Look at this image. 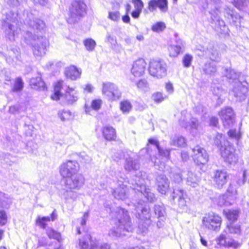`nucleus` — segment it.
<instances>
[{
	"mask_svg": "<svg viewBox=\"0 0 249 249\" xmlns=\"http://www.w3.org/2000/svg\"><path fill=\"white\" fill-rule=\"evenodd\" d=\"M219 115L225 128L232 127L235 122V114L233 110L230 107H225L221 109Z\"/></svg>",
	"mask_w": 249,
	"mask_h": 249,
	"instance_id": "f3484780",
	"label": "nucleus"
},
{
	"mask_svg": "<svg viewBox=\"0 0 249 249\" xmlns=\"http://www.w3.org/2000/svg\"><path fill=\"white\" fill-rule=\"evenodd\" d=\"M65 73L67 78L72 80H75L80 77L81 71L76 67L71 66L66 69Z\"/></svg>",
	"mask_w": 249,
	"mask_h": 249,
	"instance_id": "c756f323",
	"label": "nucleus"
},
{
	"mask_svg": "<svg viewBox=\"0 0 249 249\" xmlns=\"http://www.w3.org/2000/svg\"><path fill=\"white\" fill-rule=\"evenodd\" d=\"M135 207L136 217L141 219L143 223H140L138 227L139 232L144 235L148 231V225L150 223L151 215L150 214V208L149 206L142 200H139L133 203Z\"/></svg>",
	"mask_w": 249,
	"mask_h": 249,
	"instance_id": "0eeeda50",
	"label": "nucleus"
},
{
	"mask_svg": "<svg viewBox=\"0 0 249 249\" xmlns=\"http://www.w3.org/2000/svg\"><path fill=\"white\" fill-rule=\"evenodd\" d=\"M192 157L195 163L198 166L204 165L209 161V156L205 149L199 145L192 149Z\"/></svg>",
	"mask_w": 249,
	"mask_h": 249,
	"instance_id": "2eb2a0df",
	"label": "nucleus"
},
{
	"mask_svg": "<svg viewBox=\"0 0 249 249\" xmlns=\"http://www.w3.org/2000/svg\"><path fill=\"white\" fill-rule=\"evenodd\" d=\"M24 83L21 77H18L16 79L15 83L12 90L14 92L19 91L23 88Z\"/></svg>",
	"mask_w": 249,
	"mask_h": 249,
	"instance_id": "a18cd8bd",
	"label": "nucleus"
},
{
	"mask_svg": "<svg viewBox=\"0 0 249 249\" xmlns=\"http://www.w3.org/2000/svg\"><path fill=\"white\" fill-rule=\"evenodd\" d=\"M170 144L178 147H184L186 144L185 138L179 135H175L171 138Z\"/></svg>",
	"mask_w": 249,
	"mask_h": 249,
	"instance_id": "c9c22d12",
	"label": "nucleus"
},
{
	"mask_svg": "<svg viewBox=\"0 0 249 249\" xmlns=\"http://www.w3.org/2000/svg\"><path fill=\"white\" fill-rule=\"evenodd\" d=\"M107 212L110 213L112 227L108 232L111 239L115 240L132 232L134 228L127 210L121 207L112 208L108 202L104 203Z\"/></svg>",
	"mask_w": 249,
	"mask_h": 249,
	"instance_id": "f03ea898",
	"label": "nucleus"
},
{
	"mask_svg": "<svg viewBox=\"0 0 249 249\" xmlns=\"http://www.w3.org/2000/svg\"><path fill=\"white\" fill-rule=\"evenodd\" d=\"M158 186V191L162 195L166 193L169 188V181L167 177L163 174H159L156 178Z\"/></svg>",
	"mask_w": 249,
	"mask_h": 249,
	"instance_id": "b1692460",
	"label": "nucleus"
},
{
	"mask_svg": "<svg viewBox=\"0 0 249 249\" xmlns=\"http://www.w3.org/2000/svg\"><path fill=\"white\" fill-rule=\"evenodd\" d=\"M7 222V215L3 211H0V225H4Z\"/></svg>",
	"mask_w": 249,
	"mask_h": 249,
	"instance_id": "69168bd1",
	"label": "nucleus"
},
{
	"mask_svg": "<svg viewBox=\"0 0 249 249\" xmlns=\"http://www.w3.org/2000/svg\"><path fill=\"white\" fill-rule=\"evenodd\" d=\"M12 203L11 199L8 197V195L0 192V206L7 209Z\"/></svg>",
	"mask_w": 249,
	"mask_h": 249,
	"instance_id": "ea45409f",
	"label": "nucleus"
},
{
	"mask_svg": "<svg viewBox=\"0 0 249 249\" xmlns=\"http://www.w3.org/2000/svg\"><path fill=\"white\" fill-rule=\"evenodd\" d=\"M234 199L227 194H223L218 196L217 203L220 206H229L234 202Z\"/></svg>",
	"mask_w": 249,
	"mask_h": 249,
	"instance_id": "f704fd0d",
	"label": "nucleus"
},
{
	"mask_svg": "<svg viewBox=\"0 0 249 249\" xmlns=\"http://www.w3.org/2000/svg\"><path fill=\"white\" fill-rule=\"evenodd\" d=\"M105 42L109 43L112 48H115L117 45L116 36L109 32H107Z\"/></svg>",
	"mask_w": 249,
	"mask_h": 249,
	"instance_id": "09e8293b",
	"label": "nucleus"
},
{
	"mask_svg": "<svg viewBox=\"0 0 249 249\" xmlns=\"http://www.w3.org/2000/svg\"><path fill=\"white\" fill-rule=\"evenodd\" d=\"M166 97L165 95L164 96L163 94L160 92L154 93L152 95L153 99L157 103L161 102Z\"/></svg>",
	"mask_w": 249,
	"mask_h": 249,
	"instance_id": "bf43d9fd",
	"label": "nucleus"
},
{
	"mask_svg": "<svg viewBox=\"0 0 249 249\" xmlns=\"http://www.w3.org/2000/svg\"><path fill=\"white\" fill-rule=\"evenodd\" d=\"M211 14V20L210 23L211 26L217 33L221 34H226L228 33L229 29L226 25L224 20L220 18L217 13L215 11L210 12Z\"/></svg>",
	"mask_w": 249,
	"mask_h": 249,
	"instance_id": "dca6fc26",
	"label": "nucleus"
},
{
	"mask_svg": "<svg viewBox=\"0 0 249 249\" xmlns=\"http://www.w3.org/2000/svg\"><path fill=\"white\" fill-rule=\"evenodd\" d=\"M138 88L141 90L146 91L148 89V84L146 80L141 79L137 83Z\"/></svg>",
	"mask_w": 249,
	"mask_h": 249,
	"instance_id": "13d9d810",
	"label": "nucleus"
},
{
	"mask_svg": "<svg viewBox=\"0 0 249 249\" xmlns=\"http://www.w3.org/2000/svg\"><path fill=\"white\" fill-rule=\"evenodd\" d=\"M51 219L49 216H38L36 219V224L41 229H45L47 226V223L50 221Z\"/></svg>",
	"mask_w": 249,
	"mask_h": 249,
	"instance_id": "79ce46f5",
	"label": "nucleus"
},
{
	"mask_svg": "<svg viewBox=\"0 0 249 249\" xmlns=\"http://www.w3.org/2000/svg\"><path fill=\"white\" fill-rule=\"evenodd\" d=\"M227 228L229 232L231 234H239L241 232L240 226L239 225L230 223L227 225Z\"/></svg>",
	"mask_w": 249,
	"mask_h": 249,
	"instance_id": "8fccbe9b",
	"label": "nucleus"
},
{
	"mask_svg": "<svg viewBox=\"0 0 249 249\" xmlns=\"http://www.w3.org/2000/svg\"><path fill=\"white\" fill-rule=\"evenodd\" d=\"M79 168V163L76 160H68L63 162L59 166L62 180L78 173Z\"/></svg>",
	"mask_w": 249,
	"mask_h": 249,
	"instance_id": "9b49d317",
	"label": "nucleus"
},
{
	"mask_svg": "<svg viewBox=\"0 0 249 249\" xmlns=\"http://www.w3.org/2000/svg\"><path fill=\"white\" fill-rule=\"evenodd\" d=\"M102 131L104 138L107 141H112L116 138V131L112 126H105L102 128Z\"/></svg>",
	"mask_w": 249,
	"mask_h": 249,
	"instance_id": "7c9ffc66",
	"label": "nucleus"
},
{
	"mask_svg": "<svg viewBox=\"0 0 249 249\" xmlns=\"http://www.w3.org/2000/svg\"><path fill=\"white\" fill-rule=\"evenodd\" d=\"M183 172H182L180 169L176 167L172 169L171 172V178L173 181L176 183H179L181 181L182 178V175Z\"/></svg>",
	"mask_w": 249,
	"mask_h": 249,
	"instance_id": "58836bf2",
	"label": "nucleus"
},
{
	"mask_svg": "<svg viewBox=\"0 0 249 249\" xmlns=\"http://www.w3.org/2000/svg\"><path fill=\"white\" fill-rule=\"evenodd\" d=\"M172 197L173 200L177 199L178 206L183 210H187V201L186 195L182 190H174Z\"/></svg>",
	"mask_w": 249,
	"mask_h": 249,
	"instance_id": "393cba45",
	"label": "nucleus"
},
{
	"mask_svg": "<svg viewBox=\"0 0 249 249\" xmlns=\"http://www.w3.org/2000/svg\"><path fill=\"white\" fill-rule=\"evenodd\" d=\"M83 43L86 49L89 51H93L96 46L95 41L92 38H87L84 40Z\"/></svg>",
	"mask_w": 249,
	"mask_h": 249,
	"instance_id": "de8ad7c7",
	"label": "nucleus"
},
{
	"mask_svg": "<svg viewBox=\"0 0 249 249\" xmlns=\"http://www.w3.org/2000/svg\"><path fill=\"white\" fill-rule=\"evenodd\" d=\"M66 188L70 190H79L84 184L85 178L81 174L77 173L74 176L62 180Z\"/></svg>",
	"mask_w": 249,
	"mask_h": 249,
	"instance_id": "a211bd4d",
	"label": "nucleus"
},
{
	"mask_svg": "<svg viewBox=\"0 0 249 249\" xmlns=\"http://www.w3.org/2000/svg\"><path fill=\"white\" fill-rule=\"evenodd\" d=\"M108 17L113 21H117L120 18V13L118 11L109 12Z\"/></svg>",
	"mask_w": 249,
	"mask_h": 249,
	"instance_id": "e2e57ef3",
	"label": "nucleus"
},
{
	"mask_svg": "<svg viewBox=\"0 0 249 249\" xmlns=\"http://www.w3.org/2000/svg\"><path fill=\"white\" fill-rule=\"evenodd\" d=\"M228 135L229 138L238 141L241 136L240 128L238 130L236 129H230L228 132Z\"/></svg>",
	"mask_w": 249,
	"mask_h": 249,
	"instance_id": "3c124183",
	"label": "nucleus"
},
{
	"mask_svg": "<svg viewBox=\"0 0 249 249\" xmlns=\"http://www.w3.org/2000/svg\"><path fill=\"white\" fill-rule=\"evenodd\" d=\"M216 242L217 244L220 246L226 247H232L233 248H238L240 244L234 240H231L230 241H226V234L222 233L217 238Z\"/></svg>",
	"mask_w": 249,
	"mask_h": 249,
	"instance_id": "cd10ccee",
	"label": "nucleus"
},
{
	"mask_svg": "<svg viewBox=\"0 0 249 249\" xmlns=\"http://www.w3.org/2000/svg\"><path fill=\"white\" fill-rule=\"evenodd\" d=\"M80 249H110V246L107 243H99L96 239H93L90 235H86L79 239Z\"/></svg>",
	"mask_w": 249,
	"mask_h": 249,
	"instance_id": "f8f14e48",
	"label": "nucleus"
},
{
	"mask_svg": "<svg viewBox=\"0 0 249 249\" xmlns=\"http://www.w3.org/2000/svg\"><path fill=\"white\" fill-rule=\"evenodd\" d=\"M131 107L130 103L128 101H124L120 103V109L123 112H128Z\"/></svg>",
	"mask_w": 249,
	"mask_h": 249,
	"instance_id": "6e6d98bb",
	"label": "nucleus"
},
{
	"mask_svg": "<svg viewBox=\"0 0 249 249\" xmlns=\"http://www.w3.org/2000/svg\"><path fill=\"white\" fill-rule=\"evenodd\" d=\"M214 143L221 151V155L224 161L229 164L236 163L238 159L233 146L230 144L225 136L217 133L214 138Z\"/></svg>",
	"mask_w": 249,
	"mask_h": 249,
	"instance_id": "423d86ee",
	"label": "nucleus"
},
{
	"mask_svg": "<svg viewBox=\"0 0 249 249\" xmlns=\"http://www.w3.org/2000/svg\"><path fill=\"white\" fill-rule=\"evenodd\" d=\"M165 89L169 94H172L173 93L174 91V88L173 84L170 82H168L166 83Z\"/></svg>",
	"mask_w": 249,
	"mask_h": 249,
	"instance_id": "338daca9",
	"label": "nucleus"
},
{
	"mask_svg": "<svg viewBox=\"0 0 249 249\" xmlns=\"http://www.w3.org/2000/svg\"><path fill=\"white\" fill-rule=\"evenodd\" d=\"M234 5L239 9L243 7L248 6L249 4V0H233Z\"/></svg>",
	"mask_w": 249,
	"mask_h": 249,
	"instance_id": "5fc2aeb1",
	"label": "nucleus"
},
{
	"mask_svg": "<svg viewBox=\"0 0 249 249\" xmlns=\"http://www.w3.org/2000/svg\"><path fill=\"white\" fill-rule=\"evenodd\" d=\"M166 28V25L164 22L159 21L154 24L151 27V30L157 33L162 32Z\"/></svg>",
	"mask_w": 249,
	"mask_h": 249,
	"instance_id": "49530a36",
	"label": "nucleus"
},
{
	"mask_svg": "<svg viewBox=\"0 0 249 249\" xmlns=\"http://www.w3.org/2000/svg\"><path fill=\"white\" fill-rule=\"evenodd\" d=\"M188 123V124L185 126V128L189 130L193 135L196 134L198 127V120L196 118H192Z\"/></svg>",
	"mask_w": 249,
	"mask_h": 249,
	"instance_id": "4c0bfd02",
	"label": "nucleus"
},
{
	"mask_svg": "<svg viewBox=\"0 0 249 249\" xmlns=\"http://www.w3.org/2000/svg\"><path fill=\"white\" fill-rule=\"evenodd\" d=\"M60 118L62 121L68 120L71 118V112L68 110H63L62 112L59 113Z\"/></svg>",
	"mask_w": 249,
	"mask_h": 249,
	"instance_id": "680f3d73",
	"label": "nucleus"
},
{
	"mask_svg": "<svg viewBox=\"0 0 249 249\" xmlns=\"http://www.w3.org/2000/svg\"><path fill=\"white\" fill-rule=\"evenodd\" d=\"M170 150V149L161 148L156 139L150 138L146 148L142 149L139 154L142 156H144V154L149 156L155 168L160 171H164L166 167L164 160L169 158Z\"/></svg>",
	"mask_w": 249,
	"mask_h": 249,
	"instance_id": "20e7f679",
	"label": "nucleus"
},
{
	"mask_svg": "<svg viewBox=\"0 0 249 249\" xmlns=\"http://www.w3.org/2000/svg\"><path fill=\"white\" fill-rule=\"evenodd\" d=\"M226 218L231 221L236 220L238 217L239 211L236 210H228L224 211Z\"/></svg>",
	"mask_w": 249,
	"mask_h": 249,
	"instance_id": "a19ab883",
	"label": "nucleus"
},
{
	"mask_svg": "<svg viewBox=\"0 0 249 249\" xmlns=\"http://www.w3.org/2000/svg\"><path fill=\"white\" fill-rule=\"evenodd\" d=\"M69 11L67 21L70 24L74 23L86 13V5L81 0H75L71 2Z\"/></svg>",
	"mask_w": 249,
	"mask_h": 249,
	"instance_id": "6e6552de",
	"label": "nucleus"
},
{
	"mask_svg": "<svg viewBox=\"0 0 249 249\" xmlns=\"http://www.w3.org/2000/svg\"><path fill=\"white\" fill-rule=\"evenodd\" d=\"M47 235L50 238H52L60 241L61 239V234L58 231H55L54 229L49 228L46 230Z\"/></svg>",
	"mask_w": 249,
	"mask_h": 249,
	"instance_id": "c03bdc74",
	"label": "nucleus"
},
{
	"mask_svg": "<svg viewBox=\"0 0 249 249\" xmlns=\"http://www.w3.org/2000/svg\"><path fill=\"white\" fill-rule=\"evenodd\" d=\"M158 7L161 12H166L168 10L167 0H150L148 3V9L153 12Z\"/></svg>",
	"mask_w": 249,
	"mask_h": 249,
	"instance_id": "a878e982",
	"label": "nucleus"
},
{
	"mask_svg": "<svg viewBox=\"0 0 249 249\" xmlns=\"http://www.w3.org/2000/svg\"><path fill=\"white\" fill-rule=\"evenodd\" d=\"M233 86L232 91L236 101L242 102L245 100L248 91L247 83L246 81H238Z\"/></svg>",
	"mask_w": 249,
	"mask_h": 249,
	"instance_id": "6ab92c4d",
	"label": "nucleus"
},
{
	"mask_svg": "<svg viewBox=\"0 0 249 249\" xmlns=\"http://www.w3.org/2000/svg\"><path fill=\"white\" fill-rule=\"evenodd\" d=\"M213 92L214 96L217 97L218 100H220L222 95L226 93L225 90L219 86L214 87L213 88Z\"/></svg>",
	"mask_w": 249,
	"mask_h": 249,
	"instance_id": "603ef678",
	"label": "nucleus"
},
{
	"mask_svg": "<svg viewBox=\"0 0 249 249\" xmlns=\"http://www.w3.org/2000/svg\"><path fill=\"white\" fill-rule=\"evenodd\" d=\"M236 192L237 191L235 186L231 183H230L226 194L234 200L236 197Z\"/></svg>",
	"mask_w": 249,
	"mask_h": 249,
	"instance_id": "864d4df0",
	"label": "nucleus"
},
{
	"mask_svg": "<svg viewBox=\"0 0 249 249\" xmlns=\"http://www.w3.org/2000/svg\"><path fill=\"white\" fill-rule=\"evenodd\" d=\"M63 85V81L59 80L57 81L54 84V92L51 96V98L53 100L57 101L60 99V97L62 96L61 90L62 88Z\"/></svg>",
	"mask_w": 249,
	"mask_h": 249,
	"instance_id": "72a5a7b5",
	"label": "nucleus"
},
{
	"mask_svg": "<svg viewBox=\"0 0 249 249\" xmlns=\"http://www.w3.org/2000/svg\"><path fill=\"white\" fill-rule=\"evenodd\" d=\"M217 48V46L214 43H209L206 49H203V55L209 57L213 61L219 62L221 59V54Z\"/></svg>",
	"mask_w": 249,
	"mask_h": 249,
	"instance_id": "aec40b11",
	"label": "nucleus"
},
{
	"mask_svg": "<svg viewBox=\"0 0 249 249\" xmlns=\"http://www.w3.org/2000/svg\"><path fill=\"white\" fill-rule=\"evenodd\" d=\"M181 45H183L181 41L180 42H178V44L177 45L171 46L169 48L170 56H177L181 50Z\"/></svg>",
	"mask_w": 249,
	"mask_h": 249,
	"instance_id": "37998d69",
	"label": "nucleus"
},
{
	"mask_svg": "<svg viewBox=\"0 0 249 249\" xmlns=\"http://www.w3.org/2000/svg\"><path fill=\"white\" fill-rule=\"evenodd\" d=\"M102 104V101L101 99H94L91 102V108L94 110H98L100 108Z\"/></svg>",
	"mask_w": 249,
	"mask_h": 249,
	"instance_id": "052dcab7",
	"label": "nucleus"
},
{
	"mask_svg": "<svg viewBox=\"0 0 249 249\" xmlns=\"http://www.w3.org/2000/svg\"><path fill=\"white\" fill-rule=\"evenodd\" d=\"M154 213L150 214L151 217H156L159 219L157 221V226L160 228L162 226L161 221H163L165 219L166 211L165 208L163 204L155 205L154 208Z\"/></svg>",
	"mask_w": 249,
	"mask_h": 249,
	"instance_id": "5701e85b",
	"label": "nucleus"
},
{
	"mask_svg": "<svg viewBox=\"0 0 249 249\" xmlns=\"http://www.w3.org/2000/svg\"><path fill=\"white\" fill-rule=\"evenodd\" d=\"M201 69L203 73L206 75L213 76L216 72V65L211 62H207L201 66Z\"/></svg>",
	"mask_w": 249,
	"mask_h": 249,
	"instance_id": "473e14b6",
	"label": "nucleus"
},
{
	"mask_svg": "<svg viewBox=\"0 0 249 249\" xmlns=\"http://www.w3.org/2000/svg\"><path fill=\"white\" fill-rule=\"evenodd\" d=\"M193 60V56L189 54H186L182 59L183 66L186 68H188L191 66Z\"/></svg>",
	"mask_w": 249,
	"mask_h": 249,
	"instance_id": "4d7b16f0",
	"label": "nucleus"
},
{
	"mask_svg": "<svg viewBox=\"0 0 249 249\" xmlns=\"http://www.w3.org/2000/svg\"><path fill=\"white\" fill-rule=\"evenodd\" d=\"M22 21L25 25L34 29L36 33H42L45 31L44 22L36 18L34 14L26 10L24 11L22 16H20L18 11L16 12L11 11L7 14L2 24L5 36L9 40H15L20 31L19 23L22 24Z\"/></svg>",
	"mask_w": 249,
	"mask_h": 249,
	"instance_id": "f257e3e1",
	"label": "nucleus"
},
{
	"mask_svg": "<svg viewBox=\"0 0 249 249\" xmlns=\"http://www.w3.org/2000/svg\"><path fill=\"white\" fill-rule=\"evenodd\" d=\"M115 178L117 181V187L112 189V195L117 199L124 200L127 197V182L124 178V175L121 172L115 173Z\"/></svg>",
	"mask_w": 249,
	"mask_h": 249,
	"instance_id": "1a4fd4ad",
	"label": "nucleus"
},
{
	"mask_svg": "<svg viewBox=\"0 0 249 249\" xmlns=\"http://www.w3.org/2000/svg\"><path fill=\"white\" fill-rule=\"evenodd\" d=\"M125 170L135 172L134 178L128 181V183L131 184V188L133 190H137L141 195H143L149 202H155L157 198L154 193L151 192L150 188L146 185L149 181L145 172L138 171L140 164L138 160L132 154L125 159L124 165Z\"/></svg>",
	"mask_w": 249,
	"mask_h": 249,
	"instance_id": "7ed1b4c3",
	"label": "nucleus"
},
{
	"mask_svg": "<svg viewBox=\"0 0 249 249\" xmlns=\"http://www.w3.org/2000/svg\"><path fill=\"white\" fill-rule=\"evenodd\" d=\"M221 222V217L213 212L206 214L202 219V223L206 228L216 231H219Z\"/></svg>",
	"mask_w": 249,
	"mask_h": 249,
	"instance_id": "ddd939ff",
	"label": "nucleus"
},
{
	"mask_svg": "<svg viewBox=\"0 0 249 249\" xmlns=\"http://www.w3.org/2000/svg\"><path fill=\"white\" fill-rule=\"evenodd\" d=\"M228 174L224 170H217L214 173L213 181L219 189H221L227 182Z\"/></svg>",
	"mask_w": 249,
	"mask_h": 249,
	"instance_id": "4be33fe9",
	"label": "nucleus"
},
{
	"mask_svg": "<svg viewBox=\"0 0 249 249\" xmlns=\"http://www.w3.org/2000/svg\"><path fill=\"white\" fill-rule=\"evenodd\" d=\"M135 8L142 11L143 7V3L142 0H132Z\"/></svg>",
	"mask_w": 249,
	"mask_h": 249,
	"instance_id": "0e129e2a",
	"label": "nucleus"
},
{
	"mask_svg": "<svg viewBox=\"0 0 249 249\" xmlns=\"http://www.w3.org/2000/svg\"><path fill=\"white\" fill-rule=\"evenodd\" d=\"M224 74L228 79L232 80L234 84H236V82L240 81L238 79L239 73L234 70L225 69Z\"/></svg>",
	"mask_w": 249,
	"mask_h": 249,
	"instance_id": "e433bc0d",
	"label": "nucleus"
},
{
	"mask_svg": "<svg viewBox=\"0 0 249 249\" xmlns=\"http://www.w3.org/2000/svg\"><path fill=\"white\" fill-rule=\"evenodd\" d=\"M146 63L143 58H139L135 61L131 69V73L135 77L142 76L145 70Z\"/></svg>",
	"mask_w": 249,
	"mask_h": 249,
	"instance_id": "412c9836",
	"label": "nucleus"
},
{
	"mask_svg": "<svg viewBox=\"0 0 249 249\" xmlns=\"http://www.w3.org/2000/svg\"><path fill=\"white\" fill-rule=\"evenodd\" d=\"M24 39L26 44L32 45L33 54L36 56L44 55L49 46V41L45 36L33 35L29 31L24 34Z\"/></svg>",
	"mask_w": 249,
	"mask_h": 249,
	"instance_id": "39448f33",
	"label": "nucleus"
},
{
	"mask_svg": "<svg viewBox=\"0 0 249 249\" xmlns=\"http://www.w3.org/2000/svg\"><path fill=\"white\" fill-rule=\"evenodd\" d=\"M102 93L109 101H116L120 99L122 92L117 85L110 82L103 83Z\"/></svg>",
	"mask_w": 249,
	"mask_h": 249,
	"instance_id": "4468645a",
	"label": "nucleus"
},
{
	"mask_svg": "<svg viewBox=\"0 0 249 249\" xmlns=\"http://www.w3.org/2000/svg\"><path fill=\"white\" fill-rule=\"evenodd\" d=\"M66 102L68 104H72L78 99V92L74 88L67 86L66 89V93L64 96Z\"/></svg>",
	"mask_w": 249,
	"mask_h": 249,
	"instance_id": "bb28decb",
	"label": "nucleus"
},
{
	"mask_svg": "<svg viewBox=\"0 0 249 249\" xmlns=\"http://www.w3.org/2000/svg\"><path fill=\"white\" fill-rule=\"evenodd\" d=\"M80 157L85 163H89L92 160L91 157L86 155L85 153H81Z\"/></svg>",
	"mask_w": 249,
	"mask_h": 249,
	"instance_id": "774afa93",
	"label": "nucleus"
},
{
	"mask_svg": "<svg viewBox=\"0 0 249 249\" xmlns=\"http://www.w3.org/2000/svg\"><path fill=\"white\" fill-rule=\"evenodd\" d=\"M30 85L32 89L36 90H44L46 89L45 83L39 76L32 78L30 80Z\"/></svg>",
	"mask_w": 249,
	"mask_h": 249,
	"instance_id": "2f4dec72",
	"label": "nucleus"
},
{
	"mask_svg": "<svg viewBox=\"0 0 249 249\" xmlns=\"http://www.w3.org/2000/svg\"><path fill=\"white\" fill-rule=\"evenodd\" d=\"M148 70L151 75L162 78L167 74V65L161 59H152L149 62Z\"/></svg>",
	"mask_w": 249,
	"mask_h": 249,
	"instance_id": "9d476101",
	"label": "nucleus"
},
{
	"mask_svg": "<svg viewBox=\"0 0 249 249\" xmlns=\"http://www.w3.org/2000/svg\"><path fill=\"white\" fill-rule=\"evenodd\" d=\"M183 174L186 175V180L187 183L193 187H196L198 185L200 179L191 170L183 172Z\"/></svg>",
	"mask_w": 249,
	"mask_h": 249,
	"instance_id": "c85d7f7f",
	"label": "nucleus"
}]
</instances>
